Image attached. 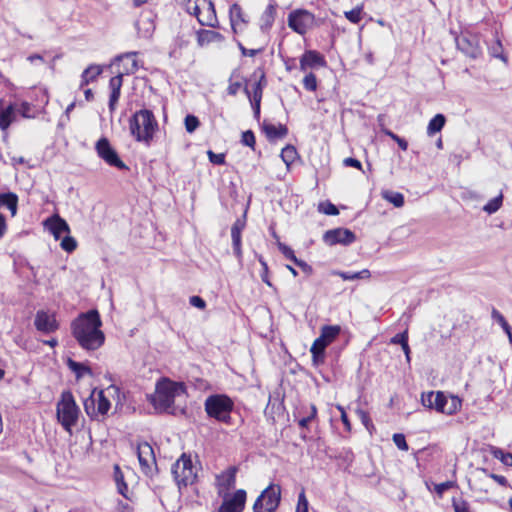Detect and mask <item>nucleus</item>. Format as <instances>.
<instances>
[{
	"label": "nucleus",
	"instance_id": "ddd939ff",
	"mask_svg": "<svg viewBox=\"0 0 512 512\" xmlns=\"http://www.w3.org/2000/svg\"><path fill=\"white\" fill-rule=\"evenodd\" d=\"M224 501L219 507L218 512H242L246 503V491L237 490L233 495L222 496Z\"/></svg>",
	"mask_w": 512,
	"mask_h": 512
},
{
	"label": "nucleus",
	"instance_id": "c756f323",
	"mask_svg": "<svg viewBox=\"0 0 512 512\" xmlns=\"http://www.w3.org/2000/svg\"><path fill=\"white\" fill-rule=\"evenodd\" d=\"M333 275L339 276L343 280H358V279H369L371 272L368 269H363L359 272H344V271H333Z\"/></svg>",
	"mask_w": 512,
	"mask_h": 512
},
{
	"label": "nucleus",
	"instance_id": "4d7b16f0",
	"mask_svg": "<svg viewBox=\"0 0 512 512\" xmlns=\"http://www.w3.org/2000/svg\"><path fill=\"white\" fill-rule=\"evenodd\" d=\"M241 142L243 145L253 148L255 145V136L253 132L250 130L243 132Z\"/></svg>",
	"mask_w": 512,
	"mask_h": 512
},
{
	"label": "nucleus",
	"instance_id": "c85d7f7f",
	"mask_svg": "<svg viewBox=\"0 0 512 512\" xmlns=\"http://www.w3.org/2000/svg\"><path fill=\"white\" fill-rule=\"evenodd\" d=\"M102 73V67L99 65H90L81 75V87L94 81Z\"/></svg>",
	"mask_w": 512,
	"mask_h": 512
},
{
	"label": "nucleus",
	"instance_id": "423d86ee",
	"mask_svg": "<svg viewBox=\"0 0 512 512\" xmlns=\"http://www.w3.org/2000/svg\"><path fill=\"white\" fill-rule=\"evenodd\" d=\"M79 415V408L75 403L73 395L65 391L57 403V419L63 428L71 432V428L76 424Z\"/></svg>",
	"mask_w": 512,
	"mask_h": 512
},
{
	"label": "nucleus",
	"instance_id": "c9c22d12",
	"mask_svg": "<svg viewBox=\"0 0 512 512\" xmlns=\"http://www.w3.org/2000/svg\"><path fill=\"white\" fill-rule=\"evenodd\" d=\"M95 397L98 415H105L110 409V401L105 397L102 390L95 391Z\"/></svg>",
	"mask_w": 512,
	"mask_h": 512
},
{
	"label": "nucleus",
	"instance_id": "bf43d9fd",
	"mask_svg": "<svg viewBox=\"0 0 512 512\" xmlns=\"http://www.w3.org/2000/svg\"><path fill=\"white\" fill-rule=\"evenodd\" d=\"M391 342L394 344H400L401 347L405 345V343H408V331L405 330L403 333L396 334L392 339Z\"/></svg>",
	"mask_w": 512,
	"mask_h": 512
},
{
	"label": "nucleus",
	"instance_id": "393cba45",
	"mask_svg": "<svg viewBox=\"0 0 512 512\" xmlns=\"http://www.w3.org/2000/svg\"><path fill=\"white\" fill-rule=\"evenodd\" d=\"M244 226H245L244 222L238 219L235 221V223L232 225V228H231L233 249H234V253L238 259H240L242 257L241 232L244 229Z\"/></svg>",
	"mask_w": 512,
	"mask_h": 512
},
{
	"label": "nucleus",
	"instance_id": "f03ea898",
	"mask_svg": "<svg viewBox=\"0 0 512 512\" xmlns=\"http://www.w3.org/2000/svg\"><path fill=\"white\" fill-rule=\"evenodd\" d=\"M158 128L153 113L147 109L136 112L130 120V132L138 142L149 145Z\"/></svg>",
	"mask_w": 512,
	"mask_h": 512
},
{
	"label": "nucleus",
	"instance_id": "dca6fc26",
	"mask_svg": "<svg viewBox=\"0 0 512 512\" xmlns=\"http://www.w3.org/2000/svg\"><path fill=\"white\" fill-rule=\"evenodd\" d=\"M137 456L142 471L146 474L149 473L156 463L152 446L147 442L140 443L137 446Z\"/></svg>",
	"mask_w": 512,
	"mask_h": 512
},
{
	"label": "nucleus",
	"instance_id": "bb28decb",
	"mask_svg": "<svg viewBox=\"0 0 512 512\" xmlns=\"http://www.w3.org/2000/svg\"><path fill=\"white\" fill-rule=\"evenodd\" d=\"M276 15V7L273 4H269L260 18V29L263 32H267L273 26Z\"/></svg>",
	"mask_w": 512,
	"mask_h": 512
},
{
	"label": "nucleus",
	"instance_id": "20e7f679",
	"mask_svg": "<svg viewBox=\"0 0 512 512\" xmlns=\"http://www.w3.org/2000/svg\"><path fill=\"white\" fill-rule=\"evenodd\" d=\"M207 415L223 423H229L234 402L224 394L210 395L204 403Z\"/></svg>",
	"mask_w": 512,
	"mask_h": 512
},
{
	"label": "nucleus",
	"instance_id": "f257e3e1",
	"mask_svg": "<svg viewBox=\"0 0 512 512\" xmlns=\"http://www.w3.org/2000/svg\"><path fill=\"white\" fill-rule=\"evenodd\" d=\"M102 321L97 310H90L80 314L71 324L73 337L85 350H96L100 348L105 335L101 331Z\"/></svg>",
	"mask_w": 512,
	"mask_h": 512
},
{
	"label": "nucleus",
	"instance_id": "8fccbe9b",
	"mask_svg": "<svg viewBox=\"0 0 512 512\" xmlns=\"http://www.w3.org/2000/svg\"><path fill=\"white\" fill-rule=\"evenodd\" d=\"M452 505L455 512H471L468 502L463 499H453Z\"/></svg>",
	"mask_w": 512,
	"mask_h": 512
},
{
	"label": "nucleus",
	"instance_id": "cd10ccee",
	"mask_svg": "<svg viewBox=\"0 0 512 512\" xmlns=\"http://www.w3.org/2000/svg\"><path fill=\"white\" fill-rule=\"evenodd\" d=\"M18 197L14 193L0 194V208L7 207L12 216L17 213Z\"/></svg>",
	"mask_w": 512,
	"mask_h": 512
},
{
	"label": "nucleus",
	"instance_id": "37998d69",
	"mask_svg": "<svg viewBox=\"0 0 512 512\" xmlns=\"http://www.w3.org/2000/svg\"><path fill=\"white\" fill-rule=\"evenodd\" d=\"M447 398H448V396L445 395L443 392H441V391L435 392V399H433L434 410H436L437 412L443 413Z\"/></svg>",
	"mask_w": 512,
	"mask_h": 512
},
{
	"label": "nucleus",
	"instance_id": "b1692460",
	"mask_svg": "<svg viewBox=\"0 0 512 512\" xmlns=\"http://www.w3.org/2000/svg\"><path fill=\"white\" fill-rule=\"evenodd\" d=\"M123 82V75L118 74L114 77H112L109 81V88L111 90L110 98H109V109L110 111L115 110V106L119 100L120 97V91L122 87Z\"/></svg>",
	"mask_w": 512,
	"mask_h": 512
},
{
	"label": "nucleus",
	"instance_id": "a878e982",
	"mask_svg": "<svg viewBox=\"0 0 512 512\" xmlns=\"http://www.w3.org/2000/svg\"><path fill=\"white\" fill-rule=\"evenodd\" d=\"M262 81H264V74H261L260 80L254 83L252 96L250 95V92L248 91L247 88L244 89L246 94L250 98L256 115H259L260 113V102L262 98Z\"/></svg>",
	"mask_w": 512,
	"mask_h": 512
},
{
	"label": "nucleus",
	"instance_id": "4468645a",
	"mask_svg": "<svg viewBox=\"0 0 512 512\" xmlns=\"http://www.w3.org/2000/svg\"><path fill=\"white\" fill-rule=\"evenodd\" d=\"M355 234L344 228H337L328 230L323 236V240L327 245L333 246L336 244L349 245L355 241Z\"/></svg>",
	"mask_w": 512,
	"mask_h": 512
},
{
	"label": "nucleus",
	"instance_id": "c03bdc74",
	"mask_svg": "<svg viewBox=\"0 0 512 512\" xmlns=\"http://www.w3.org/2000/svg\"><path fill=\"white\" fill-rule=\"evenodd\" d=\"M185 129L188 133H193L200 125L199 119L194 115H187L184 120Z\"/></svg>",
	"mask_w": 512,
	"mask_h": 512
},
{
	"label": "nucleus",
	"instance_id": "052dcab7",
	"mask_svg": "<svg viewBox=\"0 0 512 512\" xmlns=\"http://www.w3.org/2000/svg\"><path fill=\"white\" fill-rule=\"evenodd\" d=\"M455 483L452 481H446L435 486V491L438 495H442L446 490L454 487Z\"/></svg>",
	"mask_w": 512,
	"mask_h": 512
},
{
	"label": "nucleus",
	"instance_id": "a18cd8bd",
	"mask_svg": "<svg viewBox=\"0 0 512 512\" xmlns=\"http://www.w3.org/2000/svg\"><path fill=\"white\" fill-rule=\"evenodd\" d=\"M303 86L308 91H315L317 89V78L312 72L305 75L303 79Z\"/></svg>",
	"mask_w": 512,
	"mask_h": 512
},
{
	"label": "nucleus",
	"instance_id": "1a4fd4ad",
	"mask_svg": "<svg viewBox=\"0 0 512 512\" xmlns=\"http://www.w3.org/2000/svg\"><path fill=\"white\" fill-rule=\"evenodd\" d=\"M315 17L307 10H295L288 16V26L300 35H304L314 26Z\"/></svg>",
	"mask_w": 512,
	"mask_h": 512
},
{
	"label": "nucleus",
	"instance_id": "72a5a7b5",
	"mask_svg": "<svg viewBox=\"0 0 512 512\" xmlns=\"http://www.w3.org/2000/svg\"><path fill=\"white\" fill-rule=\"evenodd\" d=\"M381 196L383 199L390 202L397 208H400L404 205V196L399 192L384 190L381 192Z\"/></svg>",
	"mask_w": 512,
	"mask_h": 512
},
{
	"label": "nucleus",
	"instance_id": "680f3d73",
	"mask_svg": "<svg viewBox=\"0 0 512 512\" xmlns=\"http://www.w3.org/2000/svg\"><path fill=\"white\" fill-rule=\"evenodd\" d=\"M322 211L327 215H337L339 213L337 207L332 203L321 204Z\"/></svg>",
	"mask_w": 512,
	"mask_h": 512
},
{
	"label": "nucleus",
	"instance_id": "473e14b6",
	"mask_svg": "<svg viewBox=\"0 0 512 512\" xmlns=\"http://www.w3.org/2000/svg\"><path fill=\"white\" fill-rule=\"evenodd\" d=\"M67 365L69 369L75 373L77 379L83 377L85 374H92L91 369L88 366L83 363L76 362L70 358L67 360Z\"/></svg>",
	"mask_w": 512,
	"mask_h": 512
},
{
	"label": "nucleus",
	"instance_id": "7c9ffc66",
	"mask_svg": "<svg viewBox=\"0 0 512 512\" xmlns=\"http://www.w3.org/2000/svg\"><path fill=\"white\" fill-rule=\"evenodd\" d=\"M13 104L17 106V115L20 114L23 118L26 119H32L36 117V109L31 103L22 101L19 103L14 102Z\"/></svg>",
	"mask_w": 512,
	"mask_h": 512
},
{
	"label": "nucleus",
	"instance_id": "58836bf2",
	"mask_svg": "<svg viewBox=\"0 0 512 512\" xmlns=\"http://www.w3.org/2000/svg\"><path fill=\"white\" fill-rule=\"evenodd\" d=\"M281 159L289 167L297 158V151L294 146L287 145L281 151Z\"/></svg>",
	"mask_w": 512,
	"mask_h": 512
},
{
	"label": "nucleus",
	"instance_id": "e2e57ef3",
	"mask_svg": "<svg viewBox=\"0 0 512 512\" xmlns=\"http://www.w3.org/2000/svg\"><path fill=\"white\" fill-rule=\"evenodd\" d=\"M357 414H358V416H359V418H360L361 422L363 423V425H364L367 429H369V428H370V426H373V425H372V422H371V419H370V417H369V415H368V413H367V412H365L364 410H358V411H357Z\"/></svg>",
	"mask_w": 512,
	"mask_h": 512
},
{
	"label": "nucleus",
	"instance_id": "de8ad7c7",
	"mask_svg": "<svg viewBox=\"0 0 512 512\" xmlns=\"http://www.w3.org/2000/svg\"><path fill=\"white\" fill-rule=\"evenodd\" d=\"M60 246L64 251L70 253L76 249L77 242L73 237H71L67 234L65 237H63V239L60 243Z\"/></svg>",
	"mask_w": 512,
	"mask_h": 512
},
{
	"label": "nucleus",
	"instance_id": "6e6552de",
	"mask_svg": "<svg viewBox=\"0 0 512 512\" xmlns=\"http://www.w3.org/2000/svg\"><path fill=\"white\" fill-rule=\"evenodd\" d=\"M281 499V488L278 485L270 484L256 499L253 505L254 512H274L279 506Z\"/></svg>",
	"mask_w": 512,
	"mask_h": 512
},
{
	"label": "nucleus",
	"instance_id": "4be33fe9",
	"mask_svg": "<svg viewBox=\"0 0 512 512\" xmlns=\"http://www.w3.org/2000/svg\"><path fill=\"white\" fill-rule=\"evenodd\" d=\"M196 40L200 47H204L211 43H222L225 38L217 31L200 29L196 32Z\"/></svg>",
	"mask_w": 512,
	"mask_h": 512
},
{
	"label": "nucleus",
	"instance_id": "6e6d98bb",
	"mask_svg": "<svg viewBox=\"0 0 512 512\" xmlns=\"http://www.w3.org/2000/svg\"><path fill=\"white\" fill-rule=\"evenodd\" d=\"M233 77H234V74H232V76L230 77V80H229V86L227 88V92L229 95H232V96H235L239 90L241 89L242 87V83L240 81H233Z\"/></svg>",
	"mask_w": 512,
	"mask_h": 512
},
{
	"label": "nucleus",
	"instance_id": "e433bc0d",
	"mask_svg": "<svg viewBox=\"0 0 512 512\" xmlns=\"http://www.w3.org/2000/svg\"><path fill=\"white\" fill-rule=\"evenodd\" d=\"M491 455L500 460L504 465L512 467V453L504 452L501 448L492 446L490 448Z\"/></svg>",
	"mask_w": 512,
	"mask_h": 512
},
{
	"label": "nucleus",
	"instance_id": "6ab92c4d",
	"mask_svg": "<svg viewBox=\"0 0 512 512\" xmlns=\"http://www.w3.org/2000/svg\"><path fill=\"white\" fill-rule=\"evenodd\" d=\"M34 324L36 329L43 333H51L58 329L55 316L42 310L36 313Z\"/></svg>",
	"mask_w": 512,
	"mask_h": 512
},
{
	"label": "nucleus",
	"instance_id": "3c124183",
	"mask_svg": "<svg viewBox=\"0 0 512 512\" xmlns=\"http://www.w3.org/2000/svg\"><path fill=\"white\" fill-rule=\"evenodd\" d=\"M393 442L397 446V448L402 451H407L409 448L405 436L401 433H395L393 435Z\"/></svg>",
	"mask_w": 512,
	"mask_h": 512
},
{
	"label": "nucleus",
	"instance_id": "774afa93",
	"mask_svg": "<svg viewBox=\"0 0 512 512\" xmlns=\"http://www.w3.org/2000/svg\"><path fill=\"white\" fill-rule=\"evenodd\" d=\"M492 318L499 323L500 326L504 325L507 321L504 316L496 309L492 310Z\"/></svg>",
	"mask_w": 512,
	"mask_h": 512
},
{
	"label": "nucleus",
	"instance_id": "338daca9",
	"mask_svg": "<svg viewBox=\"0 0 512 512\" xmlns=\"http://www.w3.org/2000/svg\"><path fill=\"white\" fill-rule=\"evenodd\" d=\"M344 165L345 166H348V167H354V168H357L359 170L362 169V164L359 160L355 159V158H345L344 161H343Z\"/></svg>",
	"mask_w": 512,
	"mask_h": 512
},
{
	"label": "nucleus",
	"instance_id": "0e129e2a",
	"mask_svg": "<svg viewBox=\"0 0 512 512\" xmlns=\"http://www.w3.org/2000/svg\"><path fill=\"white\" fill-rule=\"evenodd\" d=\"M189 303L199 309H204L206 307L205 301L200 296H192L189 299Z\"/></svg>",
	"mask_w": 512,
	"mask_h": 512
},
{
	"label": "nucleus",
	"instance_id": "0eeeda50",
	"mask_svg": "<svg viewBox=\"0 0 512 512\" xmlns=\"http://www.w3.org/2000/svg\"><path fill=\"white\" fill-rule=\"evenodd\" d=\"M172 474L178 487L192 485L197 477V468L190 456L183 454L173 465Z\"/></svg>",
	"mask_w": 512,
	"mask_h": 512
},
{
	"label": "nucleus",
	"instance_id": "f3484780",
	"mask_svg": "<svg viewBox=\"0 0 512 512\" xmlns=\"http://www.w3.org/2000/svg\"><path fill=\"white\" fill-rule=\"evenodd\" d=\"M44 226L51 232L56 240L60 239L63 234L70 233L68 223L57 214L46 219L44 221Z\"/></svg>",
	"mask_w": 512,
	"mask_h": 512
},
{
	"label": "nucleus",
	"instance_id": "5fc2aeb1",
	"mask_svg": "<svg viewBox=\"0 0 512 512\" xmlns=\"http://www.w3.org/2000/svg\"><path fill=\"white\" fill-rule=\"evenodd\" d=\"M480 471L482 473H484L486 476H488L491 479H493L494 481H496L499 485H501V486H507L508 485V481H507V479L504 476L498 475V474H494V473H488L487 469H485V468L480 469Z\"/></svg>",
	"mask_w": 512,
	"mask_h": 512
},
{
	"label": "nucleus",
	"instance_id": "2eb2a0df",
	"mask_svg": "<svg viewBox=\"0 0 512 512\" xmlns=\"http://www.w3.org/2000/svg\"><path fill=\"white\" fill-rule=\"evenodd\" d=\"M237 468L230 466L216 476V487L220 496H227L228 491L235 486Z\"/></svg>",
	"mask_w": 512,
	"mask_h": 512
},
{
	"label": "nucleus",
	"instance_id": "69168bd1",
	"mask_svg": "<svg viewBox=\"0 0 512 512\" xmlns=\"http://www.w3.org/2000/svg\"><path fill=\"white\" fill-rule=\"evenodd\" d=\"M491 54L493 57L504 59L502 55V45L499 40L491 47Z\"/></svg>",
	"mask_w": 512,
	"mask_h": 512
},
{
	"label": "nucleus",
	"instance_id": "13d9d810",
	"mask_svg": "<svg viewBox=\"0 0 512 512\" xmlns=\"http://www.w3.org/2000/svg\"><path fill=\"white\" fill-rule=\"evenodd\" d=\"M207 155L209 157L210 162L213 164L222 165L225 163V155L222 153L216 154L213 151L209 150L207 152Z\"/></svg>",
	"mask_w": 512,
	"mask_h": 512
},
{
	"label": "nucleus",
	"instance_id": "7ed1b4c3",
	"mask_svg": "<svg viewBox=\"0 0 512 512\" xmlns=\"http://www.w3.org/2000/svg\"><path fill=\"white\" fill-rule=\"evenodd\" d=\"M184 393L185 386L183 383L162 379L156 385L152 402L157 409L167 410L174 405L175 398Z\"/></svg>",
	"mask_w": 512,
	"mask_h": 512
},
{
	"label": "nucleus",
	"instance_id": "f8f14e48",
	"mask_svg": "<svg viewBox=\"0 0 512 512\" xmlns=\"http://www.w3.org/2000/svg\"><path fill=\"white\" fill-rule=\"evenodd\" d=\"M199 12L195 13L194 16L202 26H208L216 28L219 25V21L216 15L214 3L211 0H200L198 3Z\"/></svg>",
	"mask_w": 512,
	"mask_h": 512
},
{
	"label": "nucleus",
	"instance_id": "2f4dec72",
	"mask_svg": "<svg viewBox=\"0 0 512 512\" xmlns=\"http://www.w3.org/2000/svg\"><path fill=\"white\" fill-rule=\"evenodd\" d=\"M446 122L445 116L442 114L435 115L428 124L427 134L432 136L442 130Z\"/></svg>",
	"mask_w": 512,
	"mask_h": 512
},
{
	"label": "nucleus",
	"instance_id": "f704fd0d",
	"mask_svg": "<svg viewBox=\"0 0 512 512\" xmlns=\"http://www.w3.org/2000/svg\"><path fill=\"white\" fill-rule=\"evenodd\" d=\"M462 401L457 396H448L443 410V414L453 415L458 412L461 408Z\"/></svg>",
	"mask_w": 512,
	"mask_h": 512
},
{
	"label": "nucleus",
	"instance_id": "864d4df0",
	"mask_svg": "<svg viewBox=\"0 0 512 512\" xmlns=\"http://www.w3.org/2000/svg\"><path fill=\"white\" fill-rule=\"evenodd\" d=\"M433 399H435L434 391L424 393V394H422V397H421L422 404L429 409H434Z\"/></svg>",
	"mask_w": 512,
	"mask_h": 512
},
{
	"label": "nucleus",
	"instance_id": "4c0bfd02",
	"mask_svg": "<svg viewBox=\"0 0 512 512\" xmlns=\"http://www.w3.org/2000/svg\"><path fill=\"white\" fill-rule=\"evenodd\" d=\"M114 480L116 482L118 492L123 495L124 497H127L126 492L128 490L127 484L124 481V475L121 471L120 467L118 465L114 466Z\"/></svg>",
	"mask_w": 512,
	"mask_h": 512
},
{
	"label": "nucleus",
	"instance_id": "39448f33",
	"mask_svg": "<svg viewBox=\"0 0 512 512\" xmlns=\"http://www.w3.org/2000/svg\"><path fill=\"white\" fill-rule=\"evenodd\" d=\"M341 328L338 325H325L321 328L320 336L316 338L310 348L312 362L318 366L324 362L325 349L340 334Z\"/></svg>",
	"mask_w": 512,
	"mask_h": 512
},
{
	"label": "nucleus",
	"instance_id": "603ef678",
	"mask_svg": "<svg viewBox=\"0 0 512 512\" xmlns=\"http://www.w3.org/2000/svg\"><path fill=\"white\" fill-rule=\"evenodd\" d=\"M296 512H308V500L304 491H302L298 496Z\"/></svg>",
	"mask_w": 512,
	"mask_h": 512
},
{
	"label": "nucleus",
	"instance_id": "9b49d317",
	"mask_svg": "<svg viewBox=\"0 0 512 512\" xmlns=\"http://www.w3.org/2000/svg\"><path fill=\"white\" fill-rule=\"evenodd\" d=\"M458 49L471 58H478L481 53L480 39L475 34L464 33L456 38Z\"/></svg>",
	"mask_w": 512,
	"mask_h": 512
},
{
	"label": "nucleus",
	"instance_id": "ea45409f",
	"mask_svg": "<svg viewBox=\"0 0 512 512\" xmlns=\"http://www.w3.org/2000/svg\"><path fill=\"white\" fill-rule=\"evenodd\" d=\"M84 409H85V412L87 413V415H89L91 418L98 416L95 391H93L92 394L88 398L85 399Z\"/></svg>",
	"mask_w": 512,
	"mask_h": 512
},
{
	"label": "nucleus",
	"instance_id": "9d476101",
	"mask_svg": "<svg viewBox=\"0 0 512 512\" xmlns=\"http://www.w3.org/2000/svg\"><path fill=\"white\" fill-rule=\"evenodd\" d=\"M98 156L108 165L114 166L121 170L128 169L127 165L119 158L117 152L111 147L107 138H101L95 146Z\"/></svg>",
	"mask_w": 512,
	"mask_h": 512
},
{
	"label": "nucleus",
	"instance_id": "a19ab883",
	"mask_svg": "<svg viewBox=\"0 0 512 512\" xmlns=\"http://www.w3.org/2000/svg\"><path fill=\"white\" fill-rule=\"evenodd\" d=\"M345 18L353 24H358L363 19V6H356L350 11L344 12Z\"/></svg>",
	"mask_w": 512,
	"mask_h": 512
},
{
	"label": "nucleus",
	"instance_id": "5701e85b",
	"mask_svg": "<svg viewBox=\"0 0 512 512\" xmlns=\"http://www.w3.org/2000/svg\"><path fill=\"white\" fill-rule=\"evenodd\" d=\"M262 130L265 133L269 141H276L277 139H283L288 134V129L285 125L279 124L274 125L269 122H263Z\"/></svg>",
	"mask_w": 512,
	"mask_h": 512
},
{
	"label": "nucleus",
	"instance_id": "412c9836",
	"mask_svg": "<svg viewBox=\"0 0 512 512\" xmlns=\"http://www.w3.org/2000/svg\"><path fill=\"white\" fill-rule=\"evenodd\" d=\"M138 35L142 38H150L155 30V24L151 13L142 14L136 22Z\"/></svg>",
	"mask_w": 512,
	"mask_h": 512
},
{
	"label": "nucleus",
	"instance_id": "aec40b11",
	"mask_svg": "<svg viewBox=\"0 0 512 512\" xmlns=\"http://www.w3.org/2000/svg\"><path fill=\"white\" fill-rule=\"evenodd\" d=\"M229 19L234 33L242 32L245 25L248 23L246 15L244 14L241 6L237 3L231 5L229 9Z\"/></svg>",
	"mask_w": 512,
	"mask_h": 512
},
{
	"label": "nucleus",
	"instance_id": "a211bd4d",
	"mask_svg": "<svg viewBox=\"0 0 512 512\" xmlns=\"http://www.w3.org/2000/svg\"><path fill=\"white\" fill-rule=\"evenodd\" d=\"M324 57L315 50L306 51L300 58V70L306 72L308 69L325 67Z\"/></svg>",
	"mask_w": 512,
	"mask_h": 512
},
{
	"label": "nucleus",
	"instance_id": "79ce46f5",
	"mask_svg": "<svg viewBox=\"0 0 512 512\" xmlns=\"http://www.w3.org/2000/svg\"><path fill=\"white\" fill-rule=\"evenodd\" d=\"M503 202V195L500 194L497 197H494L491 199L484 207L483 210L487 212L488 214H493L497 212L500 207L502 206Z\"/></svg>",
	"mask_w": 512,
	"mask_h": 512
},
{
	"label": "nucleus",
	"instance_id": "49530a36",
	"mask_svg": "<svg viewBox=\"0 0 512 512\" xmlns=\"http://www.w3.org/2000/svg\"><path fill=\"white\" fill-rule=\"evenodd\" d=\"M278 249L280 250V252L284 255V257L286 259H289L290 261H292L294 264L297 263V261L299 260L293 249L289 246H287L286 244L284 243H278Z\"/></svg>",
	"mask_w": 512,
	"mask_h": 512
},
{
	"label": "nucleus",
	"instance_id": "09e8293b",
	"mask_svg": "<svg viewBox=\"0 0 512 512\" xmlns=\"http://www.w3.org/2000/svg\"><path fill=\"white\" fill-rule=\"evenodd\" d=\"M180 1L183 3L186 12L189 13L190 15H194L195 13L199 12L198 3L200 2V0H180Z\"/></svg>",
	"mask_w": 512,
	"mask_h": 512
}]
</instances>
